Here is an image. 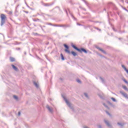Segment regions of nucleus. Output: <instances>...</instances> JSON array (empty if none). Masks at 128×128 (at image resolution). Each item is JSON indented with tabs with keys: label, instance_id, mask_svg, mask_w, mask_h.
<instances>
[{
	"label": "nucleus",
	"instance_id": "f257e3e1",
	"mask_svg": "<svg viewBox=\"0 0 128 128\" xmlns=\"http://www.w3.org/2000/svg\"><path fill=\"white\" fill-rule=\"evenodd\" d=\"M72 46L73 48H74L76 50H78V52H84L85 54H88V51L86 50V49L84 48H81L80 49L78 48L76 46L74 45V44H72Z\"/></svg>",
	"mask_w": 128,
	"mask_h": 128
},
{
	"label": "nucleus",
	"instance_id": "f03ea898",
	"mask_svg": "<svg viewBox=\"0 0 128 128\" xmlns=\"http://www.w3.org/2000/svg\"><path fill=\"white\" fill-rule=\"evenodd\" d=\"M1 18V26H2L6 23V16L4 14H2L0 15Z\"/></svg>",
	"mask_w": 128,
	"mask_h": 128
},
{
	"label": "nucleus",
	"instance_id": "7ed1b4c3",
	"mask_svg": "<svg viewBox=\"0 0 128 128\" xmlns=\"http://www.w3.org/2000/svg\"><path fill=\"white\" fill-rule=\"evenodd\" d=\"M62 98L65 101L66 103V104L67 106H69V108H71L72 110H74L72 105L70 102H68V100H67L66 98V97H64V96H62Z\"/></svg>",
	"mask_w": 128,
	"mask_h": 128
},
{
	"label": "nucleus",
	"instance_id": "20e7f679",
	"mask_svg": "<svg viewBox=\"0 0 128 128\" xmlns=\"http://www.w3.org/2000/svg\"><path fill=\"white\" fill-rule=\"evenodd\" d=\"M64 46L66 48L64 50L65 52H66L67 54H70V50H68L70 48L68 46V45L64 44Z\"/></svg>",
	"mask_w": 128,
	"mask_h": 128
},
{
	"label": "nucleus",
	"instance_id": "39448f33",
	"mask_svg": "<svg viewBox=\"0 0 128 128\" xmlns=\"http://www.w3.org/2000/svg\"><path fill=\"white\" fill-rule=\"evenodd\" d=\"M120 94L125 98H128V95L126 94V93L124 92V91H120Z\"/></svg>",
	"mask_w": 128,
	"mask_h": 128
},
{
	"label": "nucleus",
	"instance_id": "423d86ee",
	"mask_svg": "<svg viewBox=\"0 0 128 128\" xmlns=\"http://www.w3.org/2000/svg\"><path fill=\"white\" fill-rule=\"evenodd\" d=\"M46 108L50 112H51V114H52V112H54V110L52 109V108L50 107L48 105H46Z\"/></svg>",
	"mask_w": 128,
	"mask_h": 128
},
{
	"label": "nucleus",
	"instance_id": "0eeeda50",
	"mask_svg": "<svg viewBox=\"0 0 128 128\" xmlns=\"http://www.w3.org/2000/svg\"><path fill=\"white\" fill-rule=\"evenodd\" d=\"M12 68L14 70H16V72L18 71V68H16V66H14V65L12 64Z\"/></svg>",
	"mask_w": 128,
	"mask_h": 128
},
{
	"label": "nucleus",
	"instance_id": "6e6552de",
	"mask_svg": "<svg viewBox=\"0 0 128 128\" xmlns=\"http://www.w3.org/2000/svg\"><path fill=\"white\" fill-rule=\"evenodd\" d=\"M104 122L105 124H106L107 126H110V122L106 120H104Z\"/></svg>",
	"mask_w": 128,
	"mask_h": 128
},
{
	"label": "nucleus",
	"instance_id": "1a4fd4ad",
	"mask_svg": "<svg viewBox=\"0 0 128 128\" xmlns=\"http://www.w3.org/2000/svg\"><path fill=\"white\" fill-rule=\"evenodd\" d=\"M97 48L98 50H100V52H103V54H106V51H104V50L100 48V47H98Z\"/></svg>",
	"mask_w": 128,
	"mask_h": 128
},
{
	"label": "nucleus",
	"instance_id": "9d476101",
	"mask_svg": "<svg viewBox=\"0 0 128 128\" xmlns=\"http://www.w3.org/2000/svg\"><path fill=\"white\" fill-rule=\"evenodd\" d=\"M71 54H72V56H78V54H76V52L74 51L71 52Z\"/></svg>",
	"mask_w": 128,
	"mask_h": 128
},
{
	"label": "nucleus",
	"instance_id": "9b49d317",
	"mask_svg": "<svg viewBox=\"0 0 128 128\" xmlns=\"http://www.w3.org/2000/svg\"><path fill=\"white\" fill-rule=\"evenodd\" d=\"M122 68H124V70L125 72H126V73L128 74V69H126V68L124 65H122Z\"/></svg>",
	"mask_w": 128,
	"mask_h": 128
},
{
	"label": "nucleus",
	"instance_id": "f8f14e48",
	"mask_svg": "<svg viewBox=\"0 0 128 128\" xmlns=\"http://www.w3.org/2000/svg\"><path fill=\"white\" fill-rule=\"evenodd\" d=\"M34 84L35 86L37 88H38L39 86H38V84L36 82H34Z\"/></svg>",
	"mask_w": 128,
	"mask_h": 128
},
{
	"label": "nucleus",
	"instance_id": "ddd939ff",
	"mask_svg": "<svg viewBox=\"0 0 128 128\" xmlns=\"http://www.w3.org/2000/svg\"><path fill=\"white\" fill-rule=\"evenodd\" d=\"M60 56L62 60H64V55L62 54H60Z\"/></svg>",
	"mask_w": 128,
	"mask_h": 128
},
{
	"label": "nucleus",
	"instance_id": "4468645a",
	"mask_svg": "<svg viewBox=\"0 0 128 128\" xmlns=\"http://www.w3.org/2000/svg\"><path fill=\"white\" fill-rule=\"evenodd\" d=\"M100 80L102 81V82L103 84H104V78H102L100 77Z\"/></svg>",
	"mask_w": 128,
	"mask_h": 128
},
{
	"label": "nucleus",
	"instance_id": "2eb2a0df",
	"mask_svg": "<svg viewBox=\"0 0 128 128\" xmlns=\"http://www.w3.org/2000/svg\"><path fill=\"white\" fill-rule=\"evenodd\" d=\"M10 62H14V58L12 57L10 58Z\"/></svg>",
	"mask_w": 128,
	"mask_h": 128
},
{
	"label": "nucleus",
	"instance_id": "dca6fc26",
	"mask_svg": "<svg viewBox=\"0 0 128 128\" xmlns=\"http://www.w3.org/2000/svg\"><path fill=\"white\" fill-rule=\"evenodd\" d=\"M122 88L124 90H127L128 92V88L126 86H122Z\"/></svg>",
	"mask_w": 128,
	"mask_h": 128
},
{
	"label": "nucleus",
	"instance_id": "f3484780",
	"mask_svg": "<svg viewBox=\"0 0 128 128\" xmlns=\"http://www.w3.org/2000/svg\"><path fill=\"white\" fill-rule=\"evenodd\" d=\"M118 125L120 126H124V124L120 123V122H118Z\"/></svg>",
	"mask_w": 128,
	"mask_h": 128
},
{
	"label": "nucleus",
	"instance_id": "a211bd4d",
	"mask_svg": "<svg viewBox=\"0 0 128 128\" xmlns=\"http://www.w3.org/2000/svg\"><path fill=\"white\" fill-rule=\"evenodd\" d=\"M111 100H113V102H116V98H112Z\"/></svg>",
	"mask_w": 128,
	"mask_h": 128
},
{
	"label": "nucleus",
	"instance_id": "6ab92c4d",
	"mask_svg": "<svg viewBox=\"0 0 128 128\" xmlns=\"http://www.w3.org/2000/svg\"><path fill=\"white\" fill-rule=\"evenodd\" d=\"M106 112L107 114H108V116H111L110 114V112H108L106 111Z\"/></svg>",
	"mask_w": 128,
	"mask_h": 128
},
{
	"label": "nucleus",
	"instance_id": "aec40b11",
	"mask_svg": "<svg viewBox=\"0 0 128 128\" xmlns=\"http://www.w3.org/2000/svg\"><path fill=\"white\" fill-rule=\"evenodd\" d=\"M94 28H95L96 30H99L100 32L102 30L98 28H96V27H94Z\"/></svg>",
	"mask_w": 128,
	"mask_h": 128
},
{
	"label": "nucleus",
	"instance_id": "412c9836",
	"mask_svg": "<svg viewBox=\"0 0 128 128\" xmlns=\"http://www.w3.org/2000/svg\"><path fill=\"white\" fill-rule=\"evenodd\" d=\"M84 96H85L86 98H88V94L86 93H84Z\"/></svg>",
	"mask_w": 128,
	"mask_h": 128
},
{
	"label": "nucleus",
	"instance_id": "4be33fe9",
	"mask_svg": "<svg viewBox=\"0 0 128 128\" xmlns=\"http://www.w3.org/2000/svg\"><path fill=\"white\" fill-rule=\"evenodd\" d=\"M70 24L65 25V28H70Z\"/></svg>",
	"mask_w": 128,
	"mask_h": 128
},
{
	"label": "nucleus",
	"instance_id": "5701e85b",
	"mask_svg": "<svg viewBox=\"0 0 128 128\" xmlns=\"http://www.w3.org/2000/svg\"><path fill=\"white\" fill-rule=\"evenodd\" d=\"M14 98L15 100H18V96H14Z\"/></svg>",
	"mask_w": 128,
	"mask_h": 128
},
{
	"label": "nucleus",
	"instance_id": "b1692460",
	"mask_svg": "<svg viewBox=\"0 0 128 128\" xmlns=\"http://www.w3.org/2000/svg\"><path fill=\"white\" fill-rule=\"evenodd\" d=\"M76 82H78L79 84H80V80L79 79H78L76 80Z\"/></svg>",
	"mask_w": 128,
	"mask_h": 128
},
{
	"label": "nucleus",
	"instance_id": "393cba45",
	"mask_svg": "<svg viewBox=\"0 0 128 128\" xmlns=\"http://www.w3.org/2000/svg\"><path fill=\"white\" fill-rule=\"evenodd\" d=\"M60 27L66 28V25H60Z\"/></svg>",
	"mask_w": 128,
	"mask_h": 128
},
{
	"label": "nucleus",
	"instance_id": "a878e982",
	"mask_svg": "<svg viewBox=\"0 0 128 128\" xmlns=\"http://www.w3.org/2000/svg\"><path fill=\"white\" fill-rule=\"evenodd\" d=\"M124 82H126V84H128V81H126V79L124 80Z\"/></svg>",
	"mask_w": 128,
	"mask_h": 128
},
{
	"label": "nucleus",
	"instance_id": "bb28decb",
	"mask_svg": "<svg viewBox=\"0 0 128 128\" xmlns=\"http://www.w3.org/2000/svg\"><path fill=\"white\" fill-rule=\"evenodd\" d=\"M23 12H26V14H28V11L24 10Z\"/></svg>",
	"mask_w": 128,
	"mask_h": 128
},
{
	"label": "nucleus",
	"instance_id": "cd10ccee",
	"mask_svg": "<svg viewBox=\"0 0 128 128\" xmlns=\"http://www.w3.org/2000/svg\"><path fill=\"white\" fill-rule=\"evenodd\" d=\"M103 104L104 106H106V108H108V106L106 105V104L104 103V104Z\"/></svg>",
	"mask_w": 128,
	"mask_h": 128
},
{
	"label": "nucleus",
	"instance_id": "c85d7f7f",
	"mask_svg": "<svg viewBox=\"0 0 128 128\" xmlns=\"http://www.w3.org/2000/svg\"><path fill=\"white\" fill-rule=\"evenodd\" d=\"M98 128H102V126L98 125Z\"/></svg>",
	"mask_w": 128,
	"mask_h": 128
},
{
	"label": "nucleus",
	"instance_id": "c756f323",
	"mask_svg": "<svg viewBox=\"0 0 128 128\" xmlns=\"http://www.w3.org/2000/svg\"><path fill=\"white\" fill-rule=\"evenodd\" d=\"M85 4H86V0H82Z\"/></svg>",
	"mask_w": 128,
	"mask_h": 128
},
{
	"label": "nucleus",
	"instance_id": "7c9ffc66",
	"mask_svg": "<svg viewBox=\"0 0 128 128\" xmlns=\"http://www.w3.org/2000/svg\"><path fill=\"white\" fill-rule=\"evenodd\" d=\"M54 26H60V25H55Z\"/></svg>",
	"mask_w": 128,
	"mask_h": 128
},
{
	"label": "nucleus",
	"instance_id": "2f4dec72",
	"mask_svg": "<svg viewBox=\"0 0 128 128\" xmlns=\"http://www.w3.org/2000/svg\"><path fill=\"white\" fill-rule=\"evenodd\" d=\"M18 116H20V112H18Z\"/></svg>",
	"mask_w": 128,
	"mask_h": 128
},
{
	"label": "nucleus",
	"instance_id": "473e14b6",
	"mask_svg": "<svg viewBox=\"0 0 128 128\" xmlns=\"http://www.w3.org/2000/svg\"><path fill=\"white\" fill-rule=\"evenodd\" d=\"M45 6H48V4H46Z\"/></svg>",
	"mask_w": 128,
	"mask_h": 128
},
{
	"label": "nucleus",
	"instance_id": "72a5a7b5",
	"mask_svg": "<svg viewBox=\"0 0 128 128\" xmlns=\"http://www.w3.org/2000/svg\"><path fill=\"white\" fill-rule=\"evenodd\" d=\"M77 24H78V26H80V24L78 23Z\"/></svg>",
	"mask_w": 128,
	"mask_h": 128
},
{
	"label": "nucleus",
	"instance_id": "f704fd0d",
	"mask_svg": "<svg viewBox=\"0 0 128 128\" xmlns=\"http://www.w3.org/2000/svg\"><path fill=\"white\" fill-rule=\"evenodd\" d=\"M84 128H88V127L85 126Z\"/></svg>",
	"mask_w": 128,
	"mask_h": 128
},
{
	"label": "nucleus",
	"instance_id": "c9c22d12",
	"mask_svg": "<svg viewBox=\"0 0 128 128\" xmlns=\"http://www.w3.org/2000/svg\"><path fill=\"white\" fill-rule=\"evenodd\" d=\"M83 10H86V9H84V8H83Z\"/></svg>",
	"mask_w": 128,
	"mask_h": 128
},
{
	"label": "nucleus",
	"instance_id": "e433bc0d",
	"mask_svg": "<svg viewBox=\"0 0 128 128\" xmlns=\"http://www.w3.org/2000/svg\"><path fill=\"white\" fill-rule=\"evenodd\" d=\"M71 16H72V18H74V16H72V14H71Z\"/></svg>",
	"mask_w": 128,
	"mask_h": 128
},
{
	"label": "nucleus",
	"instance_id": "4c0bfd02",
	"mask_svg": "<svg viewBox=\"0 0 128 128\" xmlns=\"http://www.w3.org/2000/svg\"><path fill=\"white\" fill-rule=\"evenodd\" d=\"M66 14H68V12L67 11H66Z\"/></svg>",
	"mask_w": 128,
	"mask_h": 128
},
{
	"label": "nucleus",
	"instance_id": "58836bf2",
	"mask_svg": "<svg viewBox=\"0 0 128 128\" xmlns=\"http://www.w3.org/2000/svg\"><path fill=\"white\" fill-rule=\"evenodd\" d=\"M126 4H128V2H126Z\"/></svg>",
	"mask_w": 128,
	"mask_h": 128
},
{
	"label": "nucleus",
	"instance_id": "ea45409f",
	"mask_svg": "<svg viewBox=\"0 0 128 128\" xmlns=\"http://www.w3.org/2000/svg\"><path fill=\"white\" fill-rule=\"evenodd\" d=\"M28 6V8H30Z\"/></svg>",
	"mask_w": 128,
	"mask_h": 128
},
{
	"label": "nucleus",
	"instance_id": "a19ab883",
	"mask_svg": "<svg viewBox=\"0 0 128 128\" xmlns=\"http://www.w3.org/2000/svg\"><path fill=\"white\" fill-rule=\"evenodd\" d=\"M100 98H102V96H100Z\"/></svg>",
	"mask_w": 128,
	"mask_h": 128
}]
</instances>
